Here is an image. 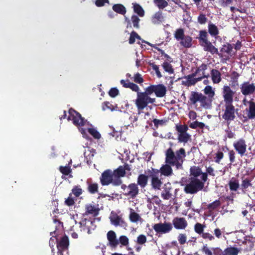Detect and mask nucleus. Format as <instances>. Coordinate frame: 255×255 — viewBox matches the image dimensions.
I'll list each match as a JSON object with an SVG mask.
<instances>
[{"instance_id":"nucleus-19","label":"nucleus","mask_w":255,"mask_h":255,"mask_svg":"<svg viewBox=\"0 0 255 255\" xmlns=\"http://www.w3.org/2000/svg\"><path fill=\"white\" fill-rule=\"evenodd\" d=\"M240 89L242 94L247 96L253 94L255 92V85L253 83L245 82L241 85Z\"/></svg>"},{"instance_id":"nucleus-45","label":"nucleus","mask_w":255,"mask_h":255,"mask_svg":"<svg viewBox=\"0 0 255 255\" xmlns=\"http://www.w3.org/2000/svg\"><path fill=\"white\" fill-rule=\"evenodd\" d=\"M240 76V74L236 71H233L232 72V77L231 78L232 86L238 85V79Z\"/></svg>"},{"instance_id":"nucleus-10","label":"nucleus","mask_w":255,"mask_h":255,"mask_svg":"<svg viewBox=\"0 0 255 255\" xmlns=\"http://www.w3.org/2000/svg\"><path fill=\"white\" fill-rule=\"evenodd\" d=\"M69 116L67 118L68 121L71 120L73 124L77 127L84 126L87 122L81 115L72 108H70L68 111Z\"/></svg>"},{"instance_id":"nucleus-63","label":"nucleus","mask_w":255,"mask_h":255,"mask_svg":"<svg viewBox=\"0 0 255 255\" xmlns=\"http://www.w3.org/2000/svg\"><path fill=\"white\" fill-rule=\"evenodd\" d=\"M133 81L135 83L138 84H141L143 82L144 80L141 76V75L139 73L135 74L133 77Z\"/></svg>"},{"instance_id":"nucleus-55","label":"nucleus","mask_w":255,"mask_h":255,"mask_svg":"<svg viewBox=\"0 0 255 255\" xmlns=\"http://www.w3.org/2000/svg\"><path fill=\"white\" fill-rule=\"evenodd\" d=\"M207 69V65L204 63H202L201 66H200L197 69V72L199 73L200 72H202V76H204V75L206 77H204V78H208L209 76V74H206L205 71Z\"/></svg>"},{"instance_id":"nucleus-30","label":"nucleus","mask_w":255,"mask_h":255,"mask_svg":"<svg viewBox=\"0 0 255 255\" xmlns=\"http://www.w3.org/2000/svg\"><path fill=\"white\" fill-rule=\"evenodd\" d=\"M208 29L209 33L212 37L216 38L217 36L219 34V31L217 26L211 21L208 24Z\"/></svg>"},{"instance_id":"nucleus-47","label":"nucleus","mask_w":255,"mask_h":255,"mask_svg":"<svg viewBox=\"0 0 255 255\" xmlns=\"http://www.w3.org/2000/svg\"><path fill=\"white\" fill-rule=\"evenodd\" d=\"M176 130L178 133H186L188 130V127L186 125H176Z\"/></svg>"},{"instance_id":"nucleus-23","label":"nucleus","mask_w":255,"mask_h":255,"mask_svg":"<svg viewBox=\"0 0 255 255\" xmlns=\"http://www.w3.org/2000/svg\"><path fill=\"white\" fill-rule=\"evenodd\" d=\"M171 185L169 182L164 184L161 196L164 200H168L172 197Z\"/></svg>"},{"instance_id":"nucleus-59","label":"nucleus","mask_w":255,"mask_h":255,"mask_svg":"<svg viewBox=\"0 0 255 255\" xmlns=\"http://www.w3.org/2000/svg\"><path fill=\"white\" fill-rule=\"evenodd\" d=\"M177 240L180 245H183L187 242V236L185 234H179L178 236Z\"/></svg>"},{"instance_id":"nucleus-52","label":"nucleus","mask_w":255,"mask_h":255,"mask_svg":"<svg viewBox=\"0 0 255 255\" xmlns=\"http://www.w3.org/2000/svg\"><path fill=\"white\" fill-rule=\"evenodd\" d=\"M221 205V202L219 200H216L215 201L209 204L207 206V208L211 211H213L219 207Z\"/></svg>"},{"instance_id":"nucleus-21","label":"nucleus","mask_w":255,"mask_h":255,"mask_svg":"<svg viewBox=\"0 0 255 255\" xmlns=\"http://www.w3.org/2000/svg\"><path fill=\"white\" fill-rule=\"evenodd\" d=\"M110 219L111 223L115 226H120L124 227L127 226L126 223L116 213L112 211L111 213Z\"/></svg>"},{"instance_id":"nucleus-1","label":"nucleus","mask_w":255,"mask_h":255,"mask_svg":"<svg viewBox=\"0 0 255 255\" xmlns=\"http://www.w3.org/2000/svg\"><path fill=\"white\" fill-rule=\"evenodd\" d=\"M170 147L165 152V164L163 165L160 168L159 173L165 176L169 177L173 174L172 166L175 167L176 170H182L183 169V164L186 156L185 149L180 148L175 152L174 151L173 146L174 143L169 142Z\"/></svg>"},{"instance_id":"nucleus-57","label":"nucleus","mask_w":255,"mask_h":255,"mask_svg":"<svg viewBox=\"0 0 255 255\" xmlns=\"http://www.w3.org/2000/svg\"><path fill=\"white\" fill-rule=\"evenodd\" d=\"M147 242L146 237L143 235H139L136 239V243L139 245H142Z\"/></svg>"},{"instance_id":"nucleus-43","label":"nucleus","mask_w":255,"mask_h":255,"mask_svg":"<svg viewBox=\"0 0 255 255\" xmlns=\"http://www.w3.org/2000/svg\"><path fill=\"white\" fill-rule=\"evenodd\" d=\"M202 238L205 241L212 242L215 240V236L209 232H204L201 235Z\"/></svg>"},{"instance_id":"nucleus-61","label":"nucleus","mask_w":255,"mask_h":255,"mask_svg":"<svg viewBox=\"0 0 255 255\" xmlns=\"http://www.w3.org/2000/svg\"><path fill=\"white\" fill-rule=\"evenodd\" d=\"M59 171H60L61 173H62L63 175H68L72 172V170L70 168V167L67 166H60L59 167Z\"/></svg>"},{"instance_id":"nucleus-36","label":"nucleus","mask_w":255,"mask_h":255,"mask_svg":"<svg viewBox=\"0 0 255 255\" xmlns=\"http://www.w3.org/2000/svg\"><path fill=\"white\" fill-rule=\"evenodd\" d=\"M252 181V178L245 177V176H242V183L241 185L242 189L246 190L249 187H251L252 186V183H251Z\"/></svg>"},{"instance_id":"nucleus-64","label":"nucleus","mask_w":255,"mask_h":255,"mask_svg":"<svg viewBox=\"0 0 255 255\" xmlns=\"http://www.w3.org/2000/svg\"><path fill=\"white\" fill-rule=\"evenodd\" d=\"M208 20V18L206 17V15L203 13H200L197 18V21L200 24H205Z\"/></svg>"},{"instance_id":"nucleus-29","label":"nucleus","mask_w":255,"mask_h":255,"mask_svg":"<svg viewBox=\"0 0 255 255\" xmlns=\"http://www.w3.org/2000/svg\"><path fill=\"white\" fill-rule=\"evenodd\" d=\"M202 94L197 92L192 91L189 97V101L192 105H196L199 102Z\"/></svg>"},{"instance_id":"nucleus-62","label":"nucleus","mask_w":255,"mask_h":255,"mask_svg":"<svg viewBox=\"0 0 255 255\" xmlns=\"http://www.w3.org/2000/svg\"><path fill=\"white\" fill-rule=\"evenodd\" d=\"M224 233V229H222V230L219 229V228H215L214 230V234L215 238H217L218 239H220L222 238L223 234Z\"/></svg>"},{"instance_id":"nucleus-35","label":"nucleus","mask_w":255,"mask_h":255,"mask_svg":"<svg viewBox=\"0 0 255 255\" xmlns=\"http://www.w3.org/2000/svg\"><path fill=\"white\" fill-rule=\"evenodd\" d=\"M191 135L188 133H178L177 139L179 142L184 144L191 140Z\"/></svg>"},{"instance_id":"nucleus-28","label":"nucleus","mask_w":255,"mask_h":255,"mask_svg":"<svg viewBox=\"0 0 255 255\" xmlns=\"http://www.w3.org/2000/svg\"><path fill=\"white\" fill-rule=\"evenodd\" d=\"M211 75L213 83L218 84L221 81V74L218 70L212 69L211 71Z\"/></svg>"},{"instance_id":"nucleus-40","label":"nucleus","mask_w":255,"mask_h":255,"mask_svg":"<svg viewBox=\"0 0 255 255\" xmlns=\"http://www.w3.org/2000/svg\"><path fill=\"white\" fill-rule=\"evenodd\" d=\"M206 227L205 224H202L200 223H196L194 226V230L195 232L199 235H201L204 232V229Z\"/></svg>"},{"instance_id":"nucleus-46","label":"nucleus","mask_w":255,"mask_h":255,"mask_svg":"<svg viewBox=\"0 0 255 255\" xmlns=\"http://www.w3.org/2000/svg\"><path fill=\"white\" fill-rule=\"evenodd\" d=\"M164 70L169 74H172L174 73V69L172 65L167 61H165L162 65Z\"/></svg>"},{"instance_id":"nucleus-49","label":"nucleus","mask_w":255,"mask_h":255,"mask_svg":"<svg viewBox=\"0 0 255 255\" xmlns=\"http://www.w3.org/2000/svg\"><path fill=\"white\" fill-rule=\"evenodd\" d=\"M161 200L159 198V197L155 195L154 196L152 199H148L147 202L150 203V204H148L147 206L148 208H149V206H151V204H155L156 205H159L161 203Z\"/></svg>"},{"instance_id":"nucleus-15","label":"nucleus","mask_w":255,"mask_h":255,"mask_svg":"<svg viewBox=\"0 0 255 255\" xmlns=\"http://www.w3.org/2000/svg\"><path fill=\"white\" fill-rule=\"evenodd\" d=\"M222 93L225 104H233L235 92L231 89L230 86L228 85L224 86Z\"/></svg>"},{"instance_id":"nucleus-60","label":"nucleus","mask_w":255,"mask_h":255,"mask_svg":"<svg viewBox=\"0 0 255 255\" xmlns=\"http://www.w3.org/2000/svg\"><path fill=\"white\" fill-rule=\"evenodd\" d=\"M154 2L159 8H163L168 5L165 0H154Z\"/></svg>"},{"instance_id":"nucleus-32","label":"nucleus","mask_w":255,"mask_h":255,"mask_svg":"<svg viewBox=\"0 0 255 255\" xmlns=\"http://www.w3.org/2000/svg\"><path fill=\"white\" fill-rule=\"evenodd\" d=\"M180 44L185 48H190L192 45V38L189 35H185L180 41Z\"/></svg>"},{"instance_id":"nucleus-6","label":"nucleus","mask_w":255,"mask_h":255,"mask_svg":"<svg viewBox=\"0 0 255 255\" xmlns=\"http://www.w3.org/2000/svg\"><path fill=\"white\" fill-rule=\"evenodd\" d=\"M108 241V245L111 248L116 249L119 244L121 246L127 247L129 245V239L125 235L121 236L119 239L117 238L116 233L114 231H110L107 234Z\"/></svg>"},{"instance_id":"nucleus-20","label":"nucleus","mask_w":255,"mask_h":255,"mask_svg":"<svg viewBox=\"0 0 255 255\" xmlns=\"http://www.w3.org/2000/svg\"><path fill=\"white\" fill-rule=\"evenodd\" d=\"M172 224L176 230H185L188 226L187 221L183 217H177L173 218Z\"/></svg>"},{"instance_id":"nucleus-22","label":"nucleus","mask_w":255,"mask_h":255,"mask_svg":"<svg viewBox=\"0 0 255 255\" xmlns=\"http://www.w3.org/2000/svg\"><path fill=\"white\" fill-rule=\"evenodd\" d=\"M100 209L98 205L95 206L92 204H87L85 205V212L83 216L91 215L94 217H97L99 214Z\"/></svg>"},{"instance_id":"nucleus-33","label":"nucleus","mask_w":255,"mask_h":255,"mask_svg":"<svg viewBox=\"0 0 255 255\" xmlns=\"http://www.w3.org/2000/svg\"><path fill=\"white\" fill-rule=\"evenodd\" d=\"M164 17L162 15V12L158 11L156 12L151 18V21L154 24H158L163 21Z\"/></svg>"},{"instance_id":"nucleus-41","label":"nucleus","mask_w":255,"mask_h":255,"mask_svg":"<svg viewBox=\"0 0 255 255\" xmlns=\"http://www.w3.org/2000/svg\"><path fill=\"white\" fill-rule=\"evenodd\" d=\"M185 36L184 30L183 28L177 29L174 34V38L177 41H180Z\"/></svg>"},{"instance_id":"nucleus-7","label":"nucleus","mask_w":255,"mask_h":255,"mask_svg":"<svg viewBox=\"0 0 255 255\" xmlns=\"http://www.w3.org/2000/svg\"><path fill=\"white\" fill-rule=\"evenodd\" d=\"M204 187V183L198 178H190V180L184 189L187 194H194L201 191Z\"/></svg>"},{"instance_id":"nucleus-48","label":"nucleus","mask_w":255,"mask_h":255,"mask_svg":"<svg viewBox=\"0 0 255 255\" xmlns=\"http://www.w3.org/2000/svg\"><path fill=\"white\" fill-rule=\"evenodd\" d=\"M204 92L206 95H208V97L213 99L215 95V92L212 89V87L210 86H207L205 87L204 90Z\"/></svg>"},{"instance_id":"nucleus-25","label":"nucleus","mask_w":255,"mask_h":255,"mask_svg":"<svg viewBox=\"0 0 255 255\" xmlns=\"http://www.w3.org/2000/svg\"><path fill=\"white\" fill-rule=\"evenodd\" d=\"M189 75L185 76L184 78L186 79V81H183V84L188 87L194 85L198 81H201L203 78H204V77L206 76L204 75V76H201L198 78H191V79L189 78Z\"/></svg>"},{"instance_id":"nucleus-44","label":"nucleus","mask_w":255,"mask_h":255,"mask_svg":"<svg viewBox=\"0 0 255 255\" xmlns=\"http://www.w3.org/2000/svg\"><path fill=\"white\" fill-rule=\"evenodd\" d=\"M117 108V106L113 105L111 103L109 102H104L102 104V110L103 111H105L107 109H109L111 111H113L116 110V109Z\"/></svg>"},{"instance_id":"nucleus-3","label":"nucleus","mask_w":255,"mask_h":255,"mask_svg":"<svg viewBox=\"0 0 255 255\" xmlns=\"http://www.w3.org/2000/svg\"><path fill=\"white\" fill-rule=\"evenodd\" d=\"M200 251L204 255H238L240 252L236 247L230 246L223 251L220 247H210L207 244H203Z\"/></svg>"},{"instance_id":"nucleus-31","label":"nucleus","mask_w":255,"mask_h":255,"mask_svg":"<svg viewBox=\"0 0 255 255\" xmlns=\"http://www.w3.org/2000/svg\"><path fill=\"white\" fill-rule=\"evenodd\" d=\"M249 108L247 116L249 119H255V103L251 100L249 102Z\"/></svg>"},{"instance_id":"nucleus-38","label":"nucleus","mask_w":255,"mask_h":255,"mask_svg":"<svg viewBox=\"0 0 255 255\" xmlns=\"http://www.w3.org/2000/svg\"><path fill=\"white\" fill-rule=\"evenodd\" d=\"M112 8L114 11L121 14L124 15L126 13V7L122 4H115Z\"/></svg>"},{"instance_id":"nucleus-50","label":"nucleus","mask_w":255,"mask_h":255,"mask_svg":"<svg viewBox=\"0 0 255 255\" xmlns=\"http://www.w3.org/2000/svg\"><path fill=\"white\" fill-rule=\"evenodd\" d=\"M140 219V217L139 214L131 210L129 214V219L130 221L133 223H135L138 221Z\"/></svg>"},{"instance_id":"nucleus-13","label":"nucleus","mask_w":255,"mask_h":255,"mask_svg":"<svg viewBox=\"0 0 255 255\" xmlns=\"http://www.w3.org/2000/svg\"><path fill=\"white\" fill-rule=\"evenodd\" d=\"M153 228L157 233L166 234L170 232L172 230L173 227L170 223L164 222L154 224Z\"/></svg>"},{"instance_id":"nucleus-53","label":"nucleus","mask_w":255,"mask_h":255,"mask_svg":"<svg viewBox=\"0 0 255 255\" xmlns=\"http://www.w3.org/2000/svg\"><path fill=\"white\" fill-rule=\"evenodd\" d=\"M189 127L193 129H196L198 128L201 129H203L205 127V125L203 123L196 121L191 123Z\"/></svg>"},{"instance_id":"nucleus-12","label":"nucleus","mask_w":255,"mask_h":255,"mask_svg":"<svg viewBox=\"0 0 255 255\" xmlns=\"http://www.w3.org/2000/svg\"><path fill=\"white\" fill-rule=\"evenodd\" d=\"M57 255H69L68 249L69 245L68 237L64 235L58 241L57 238Z\"/></svg>"},{"instance_id":"nucleus-39","label":"nucleus","mask_w":255,"mask_h":255,"mask_svg":"<svg viewBox=\"0 0 255 255\" xmlns=\"http://www.w3.org/2000/svg\"><path fill=\"white\" fill-rule=\"evenodd\" d=\"M114 177H123L125 176L126 172L124 171V167L121 165L113 171Z\"/></svg>"},{"instance_id":"nucleus-26","label":"nucleus","mask_w":255,"mask_h":255,"mask_svg":"<svg viewBox=\"0 0 255 255\" xmlns=\"http://www.w3.org/2000/svg\"><path fill=\"white\" fill-rule=\"evenodd\" d=\"M148 175H146L144 174H140L138 175L137 179L136 184L139 185L141 188H144L147 185Z\"/></svg>"},{"instance_id":"nucleus-37","label":"nucleus","mask_w":255,"mask_h":255,"mask_svg":"<svg viewBox=\"0 0 255 255\" xmlns=\"http://www.w3.org/2000/svg\"><path fill=\"white\" fill-rule=\"evenodd\" d=\"M190 175L193 176L190 178H197L202 173L201 169L199 166H193L190 169Z\"/></svg>"},{"instance_id":"nucleus-27","label":"nucleus","mask_w":255,"mask_h":255,"mask_svg":"<svg viewBox=\"0 0 255 255\" xmlns=\"http://www.w3.org/2000/svg\"><path fill=\"white\" fill-rule=\"evenodd\" d=\"M212 100V99L202 94L199 102L201 107L205 109H209L211 107Z\"/></svg>"},{"instance_id":"nucleus-56","label":"nucleus","mask_w":255,"mask_h":255,"mask_svg":"<svg viewBox=\"0 0 255 255\" xmlns=\"http://www.w3.org/2000/svg\"><path fill=\"white\" fill-rule=\"evenodd\" d=\"M232 45L227 43V44H224L223 47L221 49L220 51L221 52H225L227 54H230L233 50Z\"/></svg>"},{"instance_id":"nucleus-51","label":"nucleus","mask_w":255,"mask_h":255,"mask_svg":"<svg viewBox=\"0 0 255 255\" xmlns=\"http://www.w3.org/2000/svg\"><path fill=\"white\" fill-rule=\"evenodd\" d=\"M88 131L95 139H99L101 137L100 132L98 131L95 128H88Z\"/></svg>"},{"instance_id":"nucleus-18","label":"nucleus","mask_w":255,"mask_h":255,"mask_svg":"<svg viewBox=\"0 0 255 255\" xmlns=\"http://www.w3.org/2000/svg\"><path fill=\"white\" fill-rule=\"evenodd\" d=\"M164 255H179L180 251L176 241H173L170 245H166L164 250Z\"/></svg>"},{"instance_id":"nucleus-34","label":"nucleus","mask_w":255,"mask_h":255,"mask_svg":"<svg viewBox=\"0 0 255 255\" xmlns=\"http://www.w3.org/2000/svg\"><path fill=\"white\" fill-rule=\"evenodd\" d=\"M229 186L231 191H236L240 187L239 180L238 179L232 177L229 182Z\"/></svg>"},{"instance_id":"nucleus-14","label":"nucleus","mask_w":255,"mask_h":255,"mask_svg":"<svg viewBox=\"0 0 255 255\" xmlns=\"http://www.w3.org/2000/svg\"><path fill=\"white\" fill-rule=\"evenodd\" d=\"M113 173L111 169H107L102 173L100 180L102 186H108L111 184L114 177Z\"/></svg>"},{"instance_id":"nucleus-4","label":"nucleus","mask_w":255,"mask_h":255,"mask_svg":"<svg viewBox=\"0 0 255 255\" xmlns=\"http://www.w3.org/2000/svg\"><path fill=\"white\" fill-rule=\"evenodd\" d=\"M120 83L124 88H129L132 91L137 93V97L135 101V104L138 110V114H140L141 111L144 109V106L145 101H143L142 99V96L141 95L143 92H140L138 86L135 83L130 82L128 80H121Z\"/></svg>"},{"instance_id":"nucleus-9","label":"nucleus","mask_w":255,"mask_h":255,"mask_svg":"<svg viewBox=\"0 0 255 255\" xmlns=\"http://www.w3.org/2000/svg\"><path fill=\"white\" fill-rule=\"evenodd\" d=\"M150 178L151 186L154 190H160L163 184L161 179L159 178V171L157 169L151 168L148 170Z\"/></svg>"},{"instance_id":"nucleus-54","label":"nucleus","mask_w":255,"mask_h":255,"mask_svg":"<svg viewBox=\"0 0 255 255\" xmlns=\"http://www.w3.org/2000/svg\"><path fill=\"white\" fill-rule=\"evenodd\" d=\"M72 193L76 197H78L82 194L83 190L80 185H77L73 188Z\"/></svg>"},{"instance_id":"nucleus-11","label":"nucleus","mask_w":255,"mask_h":255,"mask_svg":"<svg viewBox=\"0 0 255 255\" xmlns=\"http://www.w3.org/2000/svg\"><path fill=\"white\" fill-rule=\"evenodd\" d=\"M236 109L233 104H225V109L224 114L222 115V119L227 121L228 124H230L231 122L234 121L236 118Z\"/></svg>"},{"instance_id":"nucleus-17","label":"nucleus","mask_w":255,"mask_h":255,"mask_svg":"<svg viewBox=\"0 0 255 255\" xmlns=\"http://www.w3.org/2000/svg\"><path fill=\"white\" fill-rule=\"evenodd\" d=\"M81 230L86 232L88 234L91 233V230H94L96 227L94 221L85 218L82 219L80 222Z\"/></svg>"},{"instance_id":"nucleus-8","label":"nucleus","mask_w":255,"mask_h":255,"mask_svg":"<svg viewBox=\"0 0 255 255\" xmlns=\"http://www.w3.org/2000/svg\"><path fill=\"white\" fill-rule=\"evenodd\" d=\"M121 189L123 190V195L132 199H135L139 194V188L135 183L129 184L128 186L123 184Z\"/></svg>"},{"instance_id":"nucleus-5","label":"nucleus","mask_w":255,"mask_h":255,"mask_svg":"<svg viewBox=\"0 0 255 255\" xmlns=\"http://www.w3.org/2000/svg\"><path fill=\"white\" fill-rule=\"evenodd\" d=\"M197 39H198L199 44L203 47L205 51L210 52L212 55L217 54L220 57H222V54L219 53L218 48L208 40V34L205 30H202L199 31Z\"/></svg>"},{"instance_id":"nucleus-58","label":"nucleus","mask_w":255,"mask_h":255,"mask_svg":"<svg viewBox=\"0 0 255 255\" xmlns=\"http://www.w3.org/2000/svg\"><path fill=\"white\" fill-rule=\"evenodd\" d=\"M131 21L133 24V26L136 29L139 28V22L140 21L139 18L137 15H133L131 17Z\"/></svg>"},{"instance_id":"nucleus-24","label":"nucleus","mask_w":255,"mask_h":255,"mask_svg":"<svg viewBox=\"0 0 255 255\" xmlns=\"http://www.w3.org/2000/svg\"><path fill=\"white\" fill-rule=\"evenodd\" d=\"M87 190L91 194H94L98 192L99 185L97 183L93 182L92 179L87 180Z\"/></svg>"},{"instance_id":"nucleus-16","label":"nucleus","mask_w":255,"mask_h":255,"mask_svg":"<svg viewBox=\"0 0 255 255\" xmlns=\"http://www.w3.org/2000/svg\"><path fill=\"white\" fill-rule=\"evenodd\" d=\"M233 146L241 156H243L247 151V145L245 140L243 138L235 141L233 143Z\"/></svg>"},{"instance_id":"nucleus-2","label":"nucleus","mask_w":255,"mask_h":255,"mask_svg":"<svg viewBox=\"0 0 255 255\" xmlns=\"http://www.w3.org/2000/svg\"><path fill=\"white\" fill-rule=\"evenodd\" d=\"M166 93V87L162 84L150 85L144 89V91L141 94L142 99L145 101L144 109L148 104H154L156 102L155 98H151L150 96L155 93L157 97H163Z\"/></svg>"},{"instance_id":"nucleus-42","label":"nucleus","mask_w":255,"mask_h":255,"mask_svg":"<svg viewBox=\"0 0 255 255\" xmlns=\"http://www.w3.org/2000/svg\"><path fill=\"white\" fill-rule=\"evenodd\" d=\"M134 12L137 13L139 16L142 17L144 15V11L142 7L138 3H135L133 6Z\"/></svg>"}]
</instances>
